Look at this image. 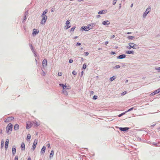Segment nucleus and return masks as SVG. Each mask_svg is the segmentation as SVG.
I'll return each instance as SVG.
<instances>
[{"label": "nucleus", "mask_w": 160, "mask_h": 160, "mask_svg": "<svg viewBox=\"0 0 160 160\" xmlns=\"http://www.w3.org/2000/svg\"><path fill=\"white\" fill-rule=\"evenodd\" d=\"M59 85L63 87V89L62 90V93L65 94L66 93V94L67 95L68 94L66 91L65 87H67V89H70L71 88L70 86L69 85H66V84H65V85H64L63 84H60Z\"/></svg>", "instance_id": "f257e3e1"}, {"label": "nucleus", "mask_w": 160, "mask_h": 160, "mask_svg": "<svg viewBox=\"0 0 160 160\" xmlns=\"http://www.w3.org/2000/svg\"><path fill=\"white\" fill-rule=\"evenodd\" d=\"M12 125L11 123H9L6 127L7 132L8 133H10L12 130Z\"/></svg>", "instance_id": "f03ea898"}, {"label": "nucleus", "mask_w": 160, "mask_h": 160, "mask_svg": "<svg viewBox=\"0 0 160 160\" xmlns=\"http://www.w3.org/2000/svg\"><path fill=\"white\" fill-rule=\"evenodd\" d=\"M42 19L41 22V24H44L46 21L47 19V16H42Z\"/></svg>", "instance_id": "7ed1b4c3"}, {"label": "nucleus", "mask_w": 160, "mask_h": 160, "mask_svg": "<svg viewBox=\"0 0 160 160\" xmlns=\"http://www.w3.org/2000/svg\"><path fill=\"white\" fill-rule=\"evenodd\" d=\"M95 25V23H92L90 24H89L86 26V28L87 29V31L92 29L94 27Z\"/></svg>", "instance_id": "20e7f679"}, {"label": "nucleus", "mask_w": 160, "mask_h": 160, "mask_svg": "<svg viewBox=\"0 0 160 160\" xmlns=\"http://www.w3.org/2000/svg\"><path fill=\"white\" fill-rule=\"evenodd\" d=\"M129 45L131 47H132V48L133 49H138L139 48L138 46L135 44L132 43H130L129 44Z\"/></svg>", "instance_id": "39448f33"}, {"label": "nucleus", "mask_w": 160, "mask_h": 160, "mask_svg": "<svg viewBox=\"0 0 160 160\" xmlns=\"http://www.w3.org/2000/svg\"><path fill=\"white\" fill-rule=\"evenodd\" d=\"M32 126V123L31 122H28L26 123V128L28 129H30Z\"/></svg>", "instance_id": "423d86ee"}, {"label": "nucleus", "mask_w": 160, "mask_h": 160, "mask_svg": "<svg viewBox=\"0 0 160 160\" xmlns=\"http://www.w3.org/2000/svg\"><path fill=\"white\" fill-rule=\"evenodd\" d=\"M38 141V140L37 139H35L34 141L32 146V149L33 150H34L36 147V145L37 144Z\"/></svg>", "instance_id": "0eeeda50"}, {"label": "nucleus", "mask_w": 160, "mask_h": 160, "mask_svg": "<svg viewBox=\"0 0 160 160\" xmlns=\"http://www.w3.org/2000/svg\"><path fill=\"white\" fill-rule=\"evenodd\" d=\"M70 20H67L66 23V25L65 26L66 28V29H67L70 27L71 26L69 25V24H70Z\"/></svg>", "instance_id": "6e6552de"}, {"label": "nucleus", "mask_w": 160, "mask_h": 160, "mask_svg": "<svg viewBox=\"0 0 160 160\" xmlns=\"http://www.w3.org/2000/svg\"><path fill=\"white\" fill-rule=\"evenodd\" d=\"M9 140L8 139H7L5 142V148L7 149L8 147Z\"/></svg>", "instance_id": "1a4fd4ad"}, {"label": "nucleus", "mask_w": 160, "mask_h": 160, "mask_svg": "<svg viewBox=\"0 0 160 160\" xmlns=\"http://www.w3.org/2000/svg\"><path fill=\"white\" fill-rule=\"evenodd\" d=\"M47 65V60L46 59H44L43 60L42 62V65L44 66H46Z\"/></svg>", "instance_id": "9d476101"}, {"label": "nucleus", "mask_w": 160, "mask_h": 160, "mask_svg": "<svg viewBox=\"0 0 160 160\" xmlns=\"http://www.w3.org/2000/svg\"><path fill=\"white\" fill-rule=\"evenodd\" d=\"M119 129L121 131H124L128 130L129 128H120Z\"/></svg>", "instance_id": "9b49d317"}, {"label": "nucleus", "mask_w": 160, "mask_h": 160, "mask_svg": "<svg viewBox=\"0 0 160 160\" xmlns=\"http://www.w3.org/2000/svg\"><path fill=\"white\" fill-rule=\"evenodd\" d=\"M33 123L34 125L36 127H38L40 125V122H38L37 121H34L33 122Z\"/></svg>", "instance_id": "f8f14e48"}, {"label": "nucleus", "mask_w": 160, "mask_h": 160, "mask_svg": "<svg viewBox=\"0 0 160 160\" xmlns=\"http://www.w3.org/2000/svg\"><path fill=\"white\" fill-rule=\"evenodd\" d=\"M46 150V147L43 146L41 151V153L43 154L45 153Z\"/></svg>", "instance_id": "ddd939ff"}, {"label": "nucleus", "mask_w": 160, "mask_h": 160, "mask_svg": "<svg viewBox=\"0 0 160 160\" xmlns=\"http://www.w3.org/2000/svg\"><path fill=\"white\" fill-rule=\"evenodd\" d=\"M102 24L104 25H108L110 24V22L108 20L103 21L102 22Z\"/></svg>", "instance_id": "4468645a"}, {"label": "nucleus", "mask_w": 160, "mask_h": 160, "mask_svg": "<svg viewBox=\"0 0 160 160\" xmlns=\"http://www.w3.org/2000/svg\"><path fill=\"white\" fill-rule=\"evenodd\" d=\"M107 12V11L106 10H103L101 11H100L98 12V13L99 14H102L105 13Z\"/></svg>", "instance_id": "2eb2a0df"}, {"label": "nucleus", "mask_w": 160, "mask_h": 160, "mask_svg": "<svg viewBox=\"0 0 160 160\" xmlns=\"http://www.w3.org/2000/svg\"><path fill=\"white\" fill-rule=\"evenodd\" d=\"M16 148L14 146H13L12 148V154L14 155V154L16 153Z\"/></svg>", "instance_id": "dca6fc26"}, {"label": "nucleus", "mask_w": 160, "mask_h": 160, "mask_svg": "<svg viewBox=\"0 0 160 160\" xmlns=\"http://www.w3.org/2000/svg\"><path fill=\"white\" fill-rule=\"evenodd\" d=\"M19 128V125L18 124H16L14 125V129L15 130H18Z\"/></svg>", "instance_id": "f3484780"}, {"label": "nucleus", "mask_w": 160, "mask_h": 160, "mask_svg": "<svg viewBox=\"0 0 160 160\" xmlns=\"http://www.w3.org/2000/svg\"><path fill=\"white\" fill-rule=\"evenodd\" d=\"M39 31H37V30L35 29H34L33 30L32 34L36 35L38 34V33Z\"/></svg>", "instance_id": "a211bd4d"}, {"label": "nucleus", "mask_w": 160, "mask_h": 160, "mask_svg": "<svg viewBox=\"0 0 160 160\" xmlns=\"http://www.w3.org/2000/svg\"><path fill=\"white\" fill-rule=\"evenodd\" d=\"M21 147L22 150H24L25 149V145L24 142H22L21 144Z\"/></svg>", "instance_id": "6ab92c4d"}, {"label": "nucleus", "mask_w": 160, "mask_h": 160, "mask_svg": "<svg viewBox=\"0 0 160 160\" xmlns=\"http://www.w3.org/2000/svg\"><path fill=\"white\" fill-rule=\"evenodd\" d=\"M125 57L126 55L124 54H122L119 56L118 58H119V59H122L124 58Z\"/></svg>", "instance_id": "aec40b11"}, {"label": "nucleus", "mask_w": 160, "mask_h": 160, "mask_svg": "<svg viewBox=\"0 0 160 160\" xmlns=\"http://www.w3.org/2000/svg\"><path fill=\"white\" fill-rule=\"evenodd\" d=\"M86 26H83L81 28V29L82 30H84L85 31H87V29L86 28Z\"/></svg>", "instance_id": "412c9836"}, {"label": "nucleus", "mask_w": 160, "mask_h": 160, "mask_svg": "<svg viewBox=\"0 0 160 160\" xmlns=\"http://www.w3.org/2000/svg\"><path fill=\"white\" fill-rule=\"evenodd\" d=\"M149 12L148 11H147L146 10L145 12H144V13L143 14V17L144 18H145L146 16H147V15L148 14V13H149Z\"/></svg>", "instance_id": "4be33fe9"}, {"label": "nucleus", "mask_w": 160, "mask_h": 160, "mask_svg": "<svg viewBox=\"0 0 160 160\" xmlns=\"http://www.w3.org/2000/svg\"><path fill=\"white\" fill-rule=\"evenodd\" d=\"M54 155V151L52 150L50 154V157L52 158L53 156Z\"/></svg>", "instance_id": "5701e85b"}, {"label": "nucleus", "mask_w": 160, "mask_h": 160, "mask_svg": "<svg viewBox=\"0 0 160 160\" xmlns=\"http://www.w3.org/2000/svg\"><path fill=\"white\" fill-rule=\"evenodd\" d=\"M126 53L128 54H133L134 53L133 51H128L126 52Z\"/></svg>", "instance_id": "b1692460"}, {"label": "nucleus", "mask_w": 160, "mask_h": 160, "mask_svg": "<svg viewBox=\"0 0 160 160\" xmlns=\"http://www.w3.org/2000/svg\"><path fill=\"white\" fill-rule=\"evenodd\" d=\"M47 12V10H45L43 12L42 14V16H46L45 15V14H46V13Z\"/></svg>", "instance_id": "393cba45"}, {"label": "nucleus", "mask_w": 160, "mask_h": 160, "mask_svg": "<svg viewBox=\"0 0 160 160\" xmlns=\"http://www.w3.org/2000/svg\"><path fill=\"white\" fill-rule=\"evenodd\" d=\"M31 138V135L30 134H28V135L27 136V140L28 141L29 140H30Z\"/></svg>", "instance_id": "a878e982"}, {"label": "nucleus", "mask_w": 160, "mask_h": 160, "mask_svg": "<svg viewBox=\"0 0 160 160\" xmlns=\"http://www.w3.org/2000/svg\"><path fill=\"white\" fill-rule=\"evenodd\" d=\"M128 38L129 39H132L134 37L133 36H129L128 37Z\"/></svg>", "instance_id": "bb28decb"}, {"label": "nucleus", "mask_w": 160, "mask_h": 160, "mask_svg": "<svg viewBox=\"0 0 160 160\" xmlns=\"http://www.w3.org/2000/svg\"><path fill=\"white\" fill-rule=\"evenodd\" d=\"M4 141L3 140H2L1 142V147L2 148H3L4 146Z\"/></svg>", "instance_id": "cd10ccee"}, {"label": "nucleus", "mask_w": 160, "mask_h": 160, "mask_svg": "<svg viewBox=\"0 0 160 160\" xmlns=\"http://www.w3.org/2000/svg\"><path fill=\"white\" fill-rule=\"evenodd\" d=\"M160 92V88H159V89H158L156 90L155 91V92L156 94L159 93Z\"/></svg>", "instance_id": "c85d7f7f"}, {"label": "nucleus", "mask_w": 160, "mask_h": 160, "mask_svg": "<svg viewBox=\"0 0 160 160\" xmlns=\"http://www.w3.org/2000/svg\"><path fill=\"white\" fill-rule=\"evenodd\" d=\"M115 78H116V77L115 76H113L110 78V80L111 81H112L114 79H115Z\"/></svg>", "instance_id": "c756f323"}, {"label": "nucleus", "mask_w": 160, "mask_h": 160, "mask_svg": "<svg viewBox=\"0 0 160 160\" xmlns=\"http://www.w3.org/2000/svg\"><path fill=\"white\" fill-rule=\"evenodd\" d=\"M133 109V108L132 107V108H131L129 109H128V111H126L125 112V113H127V112H129L131 110H132Z\"/></svg>", "instance_id": "7c9ffc66"}, {"label": "nucleus", "mask_w": 160, "mask_h": 160, "mask_svg": "<svg viewBox=\"0 0 160 160\" xmlns=\"http://www.w3.org/2000/svg\"><path fill=\"white\" fill-rule=\"evenodd\" d=\"M76 28L75 27H73L71 29V31H73L74 30L75 28Z\"/></svg>", "instance_id": "2f4dec72"}, {"label": "nucleus", "mask_w": 160, "mask_h": 160, "mask_svg": "<svg viewBox=\"0 0 160 160\" xmlns=\"http://www.w3.org/2000/svg\"><path fill=\"white\" fill-rule=\"evenodd\" d=\"M151 9V7L150 6H149L147 9L146 10L147 11H148V12H150Z\"/></svg>", "instance_id": "473e14b6"}, {"label": "nucleus", "mask_w": 160, "mask_h": 160, "mask_svg": "<svg viewBox=\"0 0 160 160\" xmlns=\"http://www.w3.org/2000/svg\"><path fill=\"white\" fill-rule=\"evenodd\" d=\"M87 67V65L86 64H84L83 65V67H82V68L84 69H85Z\"/></svg>", "instance_id": "72a5a7b5"}, {"label": "nucleus", "mask_w": 160, "mask_h": 160, "mask_svg": "<svg viewBox=\"0 0 160 160\" xmlns=\"http://www.w3.org/2000/svg\"><path fill=\"white\" fill-rule=\"evenodd\" d=\"M117 1V0H113L112 2V4L113 5H115L116 4Z\"/></svg>", "instance_id": "f704fd0d"}, {"label": "nucleus", "mask_w": 160, "mask_h": 160, "mask_svg": "<svg viewBox=\"0 0 160 160\" xmlns=\"http://www.w3.org/2000/svg\"><path fill=\"white\" fill-rule=\"evenodd\" d=\"M72 74L74 75H76L77 74V72L75 71L74 70L72 72Z\"/></svg>", "instance_id": "c9c22d12"}, {"label": "nucleus", "mask_w": 160, "mask_h": 160, "mask_svg": "<svg viewBox=\"0 0 160 160\" xmlns=\"http://www.w3.org/2000/svg\"><path fill=\"white\" fill-rule=\"evenodd\" d=\"M62 75V73L61 72H58V75L59 76H61Z\"/></svg>", "instance_id": "e433bc0d"}, {"label": "nucleus", "mask_w": 160, "mask_h": 160, "mask_svg": "<svg viewBox=\"0 0 160 160\" xmlns=\"http://www.w3.org/2000/svg\"><path fill=\"white\" fill-rule=\"evenodd\" d=\"M73 62V60L72 59H70L69 61V63H72Z\"/></svg>", "instance_id": "4c0bfd02"}, {"label": "nucleus", "mask_w": 160, "mask_h": 160, "mask_svg": "<svg viewBox=\"0 0 160 160\" xmlns=\"http://www.w3.org/2000/svg\"><path fill=\"white\" fill-rule=\"evenodd\" d=\"M18 157L17 156H15L14 159V160H18Z\"/></svg>", "instance_id": "58836bf2"}, {"label": "nucleus", "mask_w": 160, "mask_h": 160, "mask_svg": "<svg viewBox=\"0 0 160 160\" xmlns=\"http://www.w3.org/2000/svg\"><path fill=\"white\" fill-rule=\"evenodd\" d=\"M97 98V96H94L93 97V98L94 99H96Z\"/></svg>", "instance_id": "ea45409f"}, {"label": "nucleus", "mask_w": 160, "mask_h": 160, "mask_svg": "<svg viewBox=\"0 0 160 160\" xmlns=\"http://www.w3.org/2000/svg\"><path fill=\"white\" fill-rule=\"evenodd\" d=\"M81 45V43H79V42H77V44H76V45L77 46H80Z\"/></svg>", "instance_id": "a19ab883"}, {"label": "nucleus", "mask_w": 160, "mask_h": 160, "mask_svg": "<svg viewBox=\"0 0 160 160\" xmlns=\"http://www.w3.org/2000/svg\"><path fill=\"white\" fill-rule=\"evenodd\" d=\"M120 66H119V65H116V68H120Z\"/></svg>", "instance_id": "79ce46f5"}, {"label": "nucleus", "mask_w": 160, "mask_h": 160, "mask_svg": "<svg viewBox=\"0 0 160 160\" xmlns=\"http://www.w3.org/2000/svg\"><path fill=\"white\" fill-rule=\"evenodd\" d=\"M50 144L49 143H48L47 144V146L48 148H49L50 147Z\"/></svg>", "instance_id": "37998d69"}, {"label": "nucleus", "mask_w": 160, "mask_h": 160, "mask_svg": "<svg viewBox=\"0 0 160 160\" xmlns=\"http://www.w3.org/2000/svg\"><path fill=\"white\" fill-rule=\"evenodd\" d=\"M155 69L156 70H159V71L160 72V67L158 68H155Z\"/></svg>", "instance_id": "c03bdc74"}, {"label": "nucleus", "mask_w": 160, "mask_h": 160, "mask_svg": "<svg viewBox=\"0 0 160 160\" xmlns=\"http://www.w3.org/2000/svg\"><path fill=\"white\" fill-rule=\"evenodd\" d=\"M127 93V92L126 91L124 92L122 94V95H124L125 94H126Z\"/></svg>", "instance_id": "a18cd8bd"}, {"label": "nucleus", "mask_w": 160, "mask_h": 160, "mask_svg": "<svg viewBox=\"0 0 160 160\" xmlns=\"http://www.w3.org/2000/svg\"><path fill=\"white\" fill-rule=\"evenodd\" d=\"M124 113H121V114H120V115H118V117H121L122 115H123L124 114Z\"/></svg>", "instance_id": "49530a36"}, {"label": "nucleus", "mask_w": 160, "mask_h": 160, "mask_svg": "<svg viewBox=\"0 0 160 160\" xmlns=\"http://www.w3.org/2000/svg\"><path fill=\"white\" fill-rule=\"evenodd\" d=\"M151 94L153 96V95H155V94H156V93H155V92H152V93Z\"/></svg>", "instance_id": "de8ad7c7"}, {"label": "nucleus", "mask_w": 160, "mask_h": 160, "mask_svg": "<svg viewBox=\"0 0 160 160\" xmlns=\"http://www.w3.org/2000/svg\"><path fill=\"white\" fill-rule=\"evenodd\" d=\"M85 53L86 56H88L89 54L88 53V52H85Z\"/></svg>", "instance_id": "09e8293b"}, {"label": "nucleus", "mask_w": 160, "mask_h": 160, "mask_svg": "<svg viewBox=\"0 0 160 160\" xmlns=\"http://www.w3.org/2000/svg\"><path fill=\"white\" fill-rule=\"evenodd\" d=\"M111 54H115V52H111Z\"/></svg>", "instance_id": "8fccbe9b"}, {"label": "nucleus", "mask_w": 160, "mask_h": 160, "mask_svg": "<svg viewBox=\"0 0 160 160\" xmlns=\"http://www.w3.org/2000/svg\"><path fill=\"white\" fill-rule=\"evenodd\" d=\"M115 37V35H112L111 37V38H113Z\"/></svg>", "instance_id": "3c124183"}, {"label": "nucleus", "mask_w": 160, "mask_h": 160, "mask_svg": "<svg viewBox=\"0 0 160 160\" xmlns=\"http://www.w3.org/2000/svg\"><path fill=\"white\" fill-rule=\"evenodd\" d=\"M2 132V129H1L0 130V133L1 134Z\"/></svg>", "instance_id": "603ef678"}, {"label": "nucleus", "mask_w": 160, "mask_h": 160, "mask_svg": "<svg viewBox=\"0 0 160 160\" xmlns=\"http://www.w3.org/2000/svg\"><path fill=\"white\" fill-rule=\"evenodd\" d=\"M108 43V42L106 41L105 42V44L107 45Z\"/></svg>", "instance_id": "864d4df0"}, {"label": "nucleus", "mask_w": 160, "mask_h": 160, "mask_svg": "<svg viewBox=\"0 0 160 160\" xmlns=\"http://www.w3.org/2000/svg\"><path fill=\"white\" fill-rule=\"evenodd\" d=\"M27 160H31V158L30 157H28V158Z\"/></svg>", "instance_id": "5fc2aeb1"}, {"label": "nucleus", "mask_w": 160, "mask_h": 160, "mask_svg": "<svg viewBox=\"0 0 160 160\" xmlns=\"http://www.w3.org/2000/svg\"><path fill=\"white\" fill-rule=\"evenodd\" d=\"M93 93H94V92L93 91H91L90 92L91 94H93Z\"/></svg>", "instance_id": "6e6d98bb"}, {"label": "nucleus", "mask_w": 160, "mask_h": 160, "mask_svg": "<svg viewBox=\"0 0 160 160\" xmlns=\"http://www.w3.org/2000/svg\"><path fill=\"white\" fill-rule=\"evenodd\" d=\"M81 75L82 76L83 75V71H82V72H81Z\"/></svg>", "instance_id": "4d7b16f0"}, {"label": "nucleus", "mask_w": 160, "mask_h": 160, "mask_svg": "<svg viewBox=\"0 0 160 160\" xmlns=\"http://www.w3.org/2000/svg\"><path fill=\"white\" fill-rule=\"evenodd\" d=\"M102 49V48H98V50H101Z\"/></svg>", "instance_id": "13d9d810"}, {"label": "nucleus", "mask_w": 160, "mask_h": 160, "mask_svg": "<svg viewBox=\"0 0 160 160\" xmlns=\"http://www.w3.org/2000/svg\"><path fill=\"white\" fill-rule=\"evenodd\" d=\"M131 33H131V32H128L127 33V34H131Z\"/></svg>", "instance_id": "bf43d9fd"}, {"label": "nucleus", "mask_w": 160, "mask_h": 160, "mask_svg": "<svg viewBox=\"0 0 160 160\" xmlns=\"http://www.w3.org/2000/svg\"><path fill=\"white\" fill-rule=\"evenodd\" d=\"M78 38V37L76 36L74 38V39H76Z\"/></svg>", "instance_id": "052dcab7"}, {"label": "nucleus", "mask_w": 160, "mask_h": 160, "mask_svg": "<svg viewBox=\"0 0 160 160\" xmlns=\"http://www.w3.org/2000/svg\"><path fill=\"white\" fill-rule=\"evenodd\" d=\"M133 4H132L131 5V7H132L133 6Z\"/></svg>", "instance_id": "680f3d73"}, {"label": "nucleus", "mask_w": 160, "mask_h": 160, "mask_svg": "<svg viewBox=\"0 0 160 160\" xmlns=\"http://www.w3.org/2000/svg\"><path fill=\"white\" fill-rule=\"evenodd\" d=\"M83 0H79V2H80V1H83Z\"/></svg>", "instance_id": "e2e57ef3"}, {"label": "nucleus", "mask_w": 160, "mask_h": 160, "mask_svg": "<svg viewBox=\"0 0 160 160\" xmlns=\"http://www.w3.org/2000/svg\"><path fill=\"white\" fill-rule=\"evenodd\" d=\"M100 17V16H99V15H98V16H97V17H98V18L99 17Z\"/></svg>", "instance_id": "0e129e2a"}, {"label": "nucleus", "mask_w": 160, "mask_h": 160, "mask_svg": "<svg viewBox=\"0 0 160 160\" xmlns=\"http://www.w3.org/2000/svg\"><path fill=\"white\" fill-rule=\"evenodd\" d=\"M131 48H132V47H131L130 46V47L129 48H129V49H130Z\"/></svg>", "instance_id": "69168bd1"}, {"label": "nucleus", "mask_w": 160, "mask_h": 160, "mask_svg": "<svg viewBox=\"0 0 160 160\" xmlns=\"http://www.w3.org/2000/svg\"><path fill=\"white\" fill-rule=\"evenodd\" d=\"M128 80H126V82H128Z\"/></svg>", "instance_id": "338daca9"}, {"label": "nucleus", "mask_w": 160, "mask_h": 160, "mask_svg": "<svg viewBox=\"0 0 160 160\" xmlns=\"http://www.w3.org/2000/svg\"><path fill=\"white\" fill-rule=\"evenodd\" d=\"M81 50H82L83 49V48H81Z\"/></svg>", "instance_id": "774afa93"}]
</instances>
